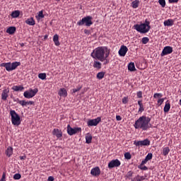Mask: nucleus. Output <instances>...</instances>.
<instances>
[{
	"instance_id": "19",
	"label": "nucleus",
	"mask_w": 181,
	"mask_h": 181,
	"mask_svg": "<svg viewBox=\"0 0 181 181\" xmlns=\"http://www.w3.org/2000/svg\"><path fill=\"white\" fill-rule=\"evenodd\" d=\"M58 94L61 97L66 98L67 97V90L66 88H61L58 92Z\"/></svg>"
},
{
	"instance_id": "32",
	"label": "nucleus",
	"mask_w": 181,
	"mask_h": 181,
	"mask_svg": "<svg viewBox=\"0 0 181 181\" xmlns=\"http://www.w3.org/2000/svg\"><path fill=\"white\" fill-rule=\"evenodd\" d=\"M170 148L169 147H165L163 149V156H167V155H168L169 152H170Z\"/></svg>"
},
{
	"instance_id": "48",
	"label": "nucleus",
	"mask_w": 181,
	"mask_h": 181,
	"mask_svg": "<svg viewBox=\"0 0 181 181\" xmlns=\"http://www.w3.org/2000/svg\"><path fill=\"white\" fill-rule=\"evenodd\" d=\"M164 98H160L158 100V104L159 105H161L163 104V103L164 102Z\"/></svg>"
},
{
	"instance_id": "50",
	"label": "nucleus",
	"mask_w": 181,
	"mask_h": 181,
	"mask_svg": "<svg viewBox=\"0 0 181 181\" xmlns=\"http://www.w3.org/2000/svg\"><path fill=\"white\" fill-rule=\"evenodd\" d=\"M147 162H148L147 159L145 158L144 160H143L141 163V166H143V165H145V163H146Z\"/></svg>"
},
{
	"instance_id": "33",
	"label": "nucleus",
	"mask_w": 181,
	"mask_h": 181,
	"mask_svg": "<svg viewBox=\"0 0 181 181\" xmlns=\"http://www.w3.org/2000/svg\"><path fill=\"white\" fill-rule=\"evenodd\" d=\"M139 1L138 0L134 1L132 3V6L133 8H136L139 7Z\"/></svg>"
},
{
	"instance_id": "57",
	"label": "nucleus",
	"mask_w": 181,
	"mask_h": 181,
	"mask_svg": "<svg viewBox=\"0 0 181 181\" xmlns=\"http://www.w3.org/2000/svg\"><path fill=\"white\" fill-rule=\"evenodd\" d=\"M21 47H23V46H24V44H23V43H22V44L21 45Z\"/></svg>"
},
{
	"instance_id": "17",
	"label": "nucleus",
	"mask_w": 181,
	"mask_h": 181,
	"mask_svg": "<svg viewBox=\"0 0 181 181\" xmlns=\"http://www.w3.org/2000/svg\"><path fill=\"white\" fill-rule=\"evenodd\" d=\"M127 51H128V48L126 46L122 45V46H121V47L118 52L119 55L120 57H124L126 55Z\"/></svg>"
},
{
	"instance_id": "30",
	"label": "nucleus",
	"mask_w": 181,
	"mask_h": 181,
	"mask_svg": "<svg viewBox=\"0 0 181 181\" xmlns=\"http://www.w3.org/2000/svg\"><path fill=\"white\" fill-rule=\"evenodd\" d=\"M138 105H139V109L138 112L141 113L143 111H144V105L142 103V100H139L138 101Z\"/></svg>"
},
{
	"instance_id": "2",
	"label": "nucleus",
	"mask_w": 181,
	"mask_h": 181,
	"mask_svg": "<svg viewBox=\"0 0 181 181\" xmlns=\"http://www.w3.org/2000/svg\"><path fill=\"white\" fill-rule=\"evenodd\" d=\"M150 122V117L141 116L135 122L134 127L135 129H141L142 131H147V129H148V128L151 127Z\"/></svg>"
},
{
	"instance_id": "7",
	"label": "nucleus",
	"mask_w": 181,
	"mask_h": 181,
	"mask_svg": "<svg viewBox=\"0 0 181 181\" xmlns=\"http://www.w3.org/2000/svg\"><path fill=\"white\" fill-rule=\"evenodd\" d=\"M37 88L30 89L29 90H26L23 93V96L28 99L33 98L36 95V94L38 93Z\"/></svg>"
},
{
	"instance_id": "46",
	"label": "nucleus",
	"mask_w": 181,
	"mask_h": 181,
	"mask_svg": "<svg viewBox=\"0 0 181 181\" xmlns=\"http://www.w3.org/2000/svg\"><path fill=\"white\" fill-rule=\"evenodd\" d=\"M6 173H3L2 174V177L1 178V180L0 181H6Z\"/></svg>"
},
{
	"instance_id": "10",
	"label": "nucleus",
	"mask_w": 181,
	"mask_h": 181,
	"mask_svg": "<svg viewBox=\"0 0 181 181\" xmlns=\"http://www.w3.org/2000/svg\"><path fill=\"white\" fill-rule=\"evenodd\" d=\"M101 121V117H98L95 119H89L87 122L88 127L97 126Z\"/></svg>"
},
{
	"instance_id": "26",
	"label": "nucleus",
	"mask_w": 181,
	"mask_h": 181,
	"mask_svg": "<svg viewBox=\"0 0 181 181\" xmlns=\"http://www.w3.org/2000/svg\"><path fill=\"white\" fill-rule=\"evenodd\" d=\"M163 24L165 26H172L174 24V21L168 19V21H165Z\"/></svg>"
},
{
	"instance_id": "20",
	"label": "nucleus",
	"mask_w": 181,
	"mask_h": 181,
	"mask_svg": "<svg viewBox=\"0 0 181 181\" xmlns=\"http://www.w3.org/2000/svg\"><path fill=\"white\" fill-rule=\"evenodd\" d=\"M146 180L145 176H140L139 175H137L134 179H132L131 181H144Z\"/></svg>"
},
{
	"instance_id": "56",
	"label": "nucleus",
	"mask_w": 181,
	"mask_h": 181,
	"mask_svg": "<svg viewBox=\"0 0 181 181\" xmlns=\"http://www.w3.org/2000/svg\"><path fill=\"white\" fill-rule=\"evenodd\" d=\"M48 37V35L45 36V39H47Z\"/></svg>"
},
{
	"instance_id": "47",
	"label": "nucleus",
	"mask_w": 181,
	"mask_h": 181,
	"mask_svg": "<svg viewBox=\"0 0 181 181\" xmlns=\"http://www.w3.org/2000/svg\"><path fill=\"white\" fill-rule=\"evenodd\" d=\"M122 101L124 104H127L128 103V98L127 97H124Z\"/></svg>"
},
{
	"instance_id": "60",
	"label": "nucleus",
	"mask_w": 181,
	"mask_h": 181,
	"mask_svg": "<svg viewBox=\"0 0 181 181\" xmlns=\"http://www.w3.org/2000/svg\"><path fill=\"white\" fill-rule=\"evenodd\" d=\"M1 87V85H0V88Z\"/></svg>"
},
{
	"instance_id": "16",
	"label": "nucleus",
	"mask_w": 181,
	"mask_h": 181,
	"mask_svg": "<svg viewBox=\"0 0 181 181\" xmlns=\"http://www.w3.org/2000/svg\"><path fill=\"white\" fill-rule=\"evenodd\" d=\"M18 103L21 105L23 107L28 106L29 105H35L34 101H26V100H20L19 99H17Z\"/></svg>"
},
{
	"instance_id": "29",
	"label": "nucleus",
	"mask_w": 181,
	"mask_h": 181,
	"mask_svg": "<svg viewBox=\"0 0 181 181\" xmlns=\"http://www.w3.org/2000/svg\"><path fill=\"white\" fill-rule=\"evenodd\" d=\"M101 66H102V64L101 62H98V61H94L93 62V67L94 68H96L98 69H101Z\"/></svg>"
},
{
	"instance_id": "35",
	"label": "nucleus",
	"mask_w": 181,
	"mask_h": 181,
	"mask_svg": "<svg viewBox=\"0 0 181 181\" xmlns=\"http://www.w3.org/2000/svg\"><path fill=\"white\" fill-rule=\"evenodd\" d=\"M22 176L20 173H16L13 175V178L14 180H20L21 179Z\"/></svg>"
},
{
	"instance_id": "11",
	"label": "nucleus",
	"mask_w": 181,
	"mask_h": 181,
	"mask_svg": "<svg viewBox=\"0 0 181 181\" xmlns=\"http://www.w3.org/2000/svg\"><path fill=\"white\" fill-rule=\"evenodd\" d=\"M120 165H121V163L118 159L112 160L108 163V168L112 169V168H118V166H120Z\"/></svg>"
},
{
	"instance_id": "45",
	"label": "nucleus",
	"mask_w": 181,
	"mask_h": 181,
	"mask_svg": "<svg viewBox=\"0 0 181 181\" xmlns=\"http://www.w3.org/2000/svg\"><path fill=\"white\" fill-rule=\"evenodd\" d=\"M132 175H133V172L129 171V172L127 173V175H126V177L128 178V179H129L130 177H132Z\"/></svg>"
},
{
	"instance_id": "52",
	"label": "nucleus",
	"mask_w": 181,
	"mask_h": 181,
	"mask_svg": "<svg viewBox=\"0 0 181 181\" xmlns=\"http://www.w3.org/2000/svg\"><path fill=\"white\" fill-rule=\"evenodd\" d=\"M47 181H54V177L52 176H49L47 179Z\"/></svg>"
},
{
	"instance_id": "28",
	"label": "nucleus",
	"mask_w": 181,
	"mask_h": 181,
	"mask_svg": "<svg viewBox=\"0 0 181 181\" xmlns=\"http://www.w3.org/2000/svg\"><path fill=\"white\" fill-rule=\"evenodd\" d=\"M12 90L15 91H22L24 90V87L22 86H14L12 87Z\"/></svg>"
},
{
	"instance_id": "14",
	"label": "nucleus",
	"mask_w": 181,
	"mask_h": 181,
	"mask_svg": "<svg viewBox=\"0 0 181 181\" xmlns=\"http://www.w3.org/2000/svg\"><path fill=\"white\" fill-rule=\"evenodd\" d=\"M173 49L172 47H170V46L165 47L164 49H163L160 55L162 57L165 56V55H168L169 54H171L173 52Z\"/></svg>"
},
{
	"instance_id": "6",
	"label": "nucleus",
	"mask_w": 181,
	"mask_h": 181,
	"mask_svg": "<svg viewBox=\"0 0 181 181\" xmlns=\"http://www.w3.org/2000/svg\"><path fill=\"white\" fill-rule=\"evenodd\" d=\"M77 25L79 26L86 25L87 27L91 26L93 25V17L91 16H86L82 18V20L79 21L77 23Z\"/></svg>"
},
{
	"instance_id": "31",
	"label": "nucleus",
	"mask_w": 181,
	"mask_h": 181,
	"mask_svg": "<svg viewBox=\"0 0 181 181\" xmlns=\"http://www.w3.org/2000/svg\"><path fill=\"white\" fill-rule=\"evenodd\" d=\"M128 69L129 71H136V68H135V66H134V63L133 62H130L128 65Z\"/></svg>"
},
{
	"instance_id": "55",
	"label": "nucleus",
	"mask_w": 181,
	"mask_h": 181,
	"mask_svg": "<svg viewBox=\"0 0 181 181\" xmlns=\"http://www.w3.org/2000/svg\"><path fill=\"white\" fill-rule=\"evenodd\" d=\"M84 33L86 34V35H90V30H84Z\"/></svg>"
},
{
	"instance_id": "13",
	"label": "nucleus",
	"mask_w": 181,
	"mask_h": 181,
	"mask_svg": "<svg viewBox=\"0 0 181 181\" xmlns=\"http://www.w3.org/2000/svg\"><path fill=\"white\" fill-rule=\"evenodd\" d=\"M90 175H92L93 177L100 176V175H101V170H100V167H95L92 168L90 170Z\"/></svg>"
},
{
	"instance_id": "58",
	"label": "nucleus",
	"mask_w": 181,
	"mask_h": 181,
	"mask_svg": "<svg viewBox=\"0 0 181 181\" xmlns=\"http://www.w3.org/2000/svg\"><path fill=\"white\" fill-rule=\"evenodd\" d=\"M179 104L181 105V99L180 100Z\"/></svg>"
},
{
	"instance_id": "36",
	"label": "nucleus",
	"mask_w": 181,
	"mask_h": 181,
	"mask_svg": "<svg viewBox=\"0 0 181 181\" xmlns=\"http://www.w3.org/2000/svg\"><path fill=\"white\" fill-rule=\"evenodd\" d=\"M105 73L103 71L98 73L96 77L97 78L101 80L104 77Z\"/></svg>"
},
{
	"instance_id": "1",
	"label": "nucleus",
	"mask_w": 181,
	"mask_h": 181,
	"mask_svg": "<svg viewBox=\"0 0 181 181\" xmlns=\"http://www.w3.org/2000/svg\"><path fill=\"white\" fill-rule=\"evenodd\" d=\"M110 53V50L107 47H98L93 50L90 56L93 59L103 62V65H106L110 63L108 59Z\"/></svg>"
},
{
	"instance_id": "24",
	"label": "nucleus",
	"mask_w": 181,
	"mask_h": 181,
	"mask_svg": "<svg viewBox=\"0 0 181 181\" xmlns=\"http://www.w3.org/2000/svg\"><path fill=\"white\" fill-rule=\"evenodd\" d=\"M21 11H14L11 13V16L13 18H17L20 16Z\"/></svg>"
},
{
	"instance_id": "54",
	"label": "nucleus",
	"mask_w": 181,
	"mask_h": 181,
	"mask_svg": "<svg viewBox=\"0 0 181 181\" xmlns=\"http://www.w3.org/2000/svg\"><path fill=\"white\" fill-rule=\"evenodd\" d=\"M116 119H117V121H120V120L122 119V117H121L119 115H117V116H116Z\"/></svg>"
},
{
	"instance_id": "12",
	"label": "nucleus",
	"mask_w": 181,
	"mask_h": 181,
	"mask_svg": "<svg viewBox=\"0 0 181 181\" xmlns=\"http://www.w3.org/2000/svg\"><path fill=\"white\" fill-rule=\"evenodd\" d=\"M10 93L9 88H4L1 92V100H7Z\"/></svg>"
},
{
	"instance_id": "39",
	"label": "nucleus",
	"mask_w": 181,
	"mask_h": 181,
	"mask_svg": "<svg viewBox=\"0 0 181 181\" xmlns=\"http://www.w3.org/2000/svg\"><path fill=\"white\" fill-rule=\"evenodd\" d=\"M148 41H149V39L146 37H143L141 40L142 43L144 45L147 44L148 42Z\"/></svg>"
},
{
	"instance_id": "41",
	"label": "nucleus",
	"mask_w": 181,
	"mask_h": 181,
	"mask_svg": "<svg viewBox=\"0 0 181 181\" xmlns=\"http://www.w3.org/2000/svg\"><path fill=\"white\" fill-rule=\"evenodd\" d=\"M124 158H125V159H128V160L131 159L132 156H131L130 153H128V152L125 153Z\"/></svg>"
},
{
	"instance_id": "43",
	"label": "nucleus",
	"mask_w": 181,
	"mask_h": 181,
	"mask_svg": "<svg viewBox=\"0 0 181 181\" xmlns=\"http://www.w3.org/2000/svg\"><path fill=\"white\" fill-rule=\"evenodd\" d=\"M153 158V154L151 153H148V155L146 156V159H147L148 160H151V159H152Z\"/></svg>"
},
{
	"instance_id": "53",
	"label": "nucleus",
	"mask_w": 181,
	"mask_h": 181,
	"mask_svg": "<svg viewBox=\"0 0 181 181\" xmlns=\"http://www.w3.org/2000/svg\"><path fill=\"white\" fill-rule=\"evenodd\" d=\"M21 160H25V159H26V156H21L19 157Z\"/></svg>"
},
{
	"instance_id": "49",
	"label": "nucleus",
	"mask_w": 181,
	"mask_h": 181,
	"mask_svg": "<svg viewBox=\"0 0 181 181\" xmlns=\"http://www.w3.org/2000/svg\"><path fill=\"white\" fill-rule=\"evenodd\" d=\"M136 95L139 98H142V92L141 91L137 92Z\"/></svg>"
},
{
	"instance_id": "15",
	"label": "nucleus",
	"mask_w": 181,
	"mask_h": 181,
	"mask_svg": "<svg viewBox=\"0 0 181 181\" xmlns=\"http://www.w3.org/2000/svg\"><path fill=\"white\" fill-rule=\"evenodd\" d=\"M52 135L57 136L58 139H60L63 136V132L59 129H54L52 131Z\"/></svg>"
},
{
	"instance_id": "3",
	"label": "nucleus",
	"mask_w": 181,
	"mask_h": 181,
	"mask_svg": "<svg viewBox=\"0 0 181 181\" xmlns=\"http://www.w3.org/2000/svg\"><path fill=\"white\" fill-rule=\"evenodd\" d=\"M134 28L140 33H147L151 29L150 22L146 19L144 23L134 25Z\"/></svg>"
},
{
	"instance_id": "27",
	"label": "nucleus",
	"mask_w": 181,
	"mask_h": 181,
	"mask_svg": "<svg viewBox=\"0 0 181 181\" xmlns=\"http://www.w3.org/2000/svg\"><path fill=\"white\" fill-rule=\"evenodd\" d=\"M53 41L56 46L60 45V42H59V35L57 34L54 35L53 37Z\"/></svg>"
},
{
	"instance_id": "8",
	"label": "nucleus",
	"mask_w": 181,
	"mask_h": 181,
	"mask_svg": "<svg viewBox=\"0 0 181 181\" xmlns=\"http://www.w3.org/2000/svg\"><path fill=\"white\" fill-rule=\"evenodd\" d=\"M78 132H81V127L72 128L71 127H70V124L67 126L68 135H75V134H77Z\"/></svg>"
},
{
	"instance_id": "22",
	"label": "nucleus",
	"mask_w": 181,
	"mask_h": 181,
	"mask_svg": "<svg viewBox=\"0 0 181 181\" xmlns=\"http://www.w3.org/2000/svg\"><path fill=\"white\" fill-rule=\"evenodd\" d=\"M92 141H93V136L90 134H87L86 135V143L91 144Z\"/></svg>"
},
{
	"instance_id": "37",
	"label": "nucleus",
	"mask_w": 181,
	"mask_h": 181,
	"mask_svg": "<svg viewBox=\"0 0 181 181\" xmlns=\"http://www.w3.org/2000/svg\"><path fill=\"white\" fill-rule=\"evenodd\" d=\"M36 18H37V19H42V18H45V16H44V14H43V11H40V12L38 13L37 16H36Z\"/></svg>"
},
{
	"instance_id": "44",
	"label": "nucleus",
	"mask_w": 181,
	"mask_h": 181,
	"mask_svg": "<svg viewBox=\"0 0 181 181\" xmlns=\"http://www.w3.org/2000/svg\"><path fill=\"white\" fill-rule=\"evenodd\" d=\"M139 169H141V170H148V168L145 165H141V164H140V165L139 166Z\"/></svg>"
},
{
	"instance_id": "51",
	"label": "nucleus",
	"mask_w": 181,
	"mask_h": 181,
	"mask_svg": "<svg viewBox=\"0 0 181 181\" xmlns=\"http://www.w3.org/2000/svg\"><path fill=\"white\" fill-rule=\"evenodd\" d=\"M179 0H168L170 4L177 3Z\"/></svg>"
},
{
	"instance_id": "59",
	"label": "nucleus",
	"mask_w": 181,
	"mask_h": 181,
	"mask_svg": "<svg viewBox=\"0 0 181 181\" xmlns=\"http://www.w3.org/2000/svg\"><path fill=\"white\" fill-rule=\"evenodd\" d=\"M55 1H60V0H55Z\"/></svg>"
},
{
	"instance_id": "18",
	"label": "nucleus",
	"mask_w": 181,
	"mask_h": 181,
	"mask_svg": "<svg viewBox=\"0 0 181 181\" xmlns=\"http://www.w3.org/2000/svg\"><path fill=\"white\" fill-rule=\"evenodd\" d=\"M13 153V148L11 146H8L6 150V155L8 158H11Z\"/></svg>"
},
{
	"instance_id": "21",
	"label": "nucleus",
	"mask_w": 181,
	"mask_h": 181,
	"mask_svg": "<svg viewBox=\"0 0 181 181\" xmlns=\"http://www.w3.org/2000/svg\"><path fill=\"white\" fill-rule=\"evenodd\" d=\"M25 23L29 25H35V21L34 20L33 18H28L26 21H25Z\"/></svg>"
},
{
	"instance_id": "34",
	"label": "nucleus",
	"mask_w": 181,
	"mask_h": 181,
	"mask_svg": "<svg viewBox=\"0 0 181 181\" xmlns=\"http://www.w3.org/2000/svg\"><path fill=\"white\" fill-rule=\"evenodd\" d=\"M38 78L41 80H45L47 78V74L45 73H40L38 74Z\"/></svg>"
},
{
	"instance_id": "40",
	"label": "nucleus",
	"mask_w": 181,
	"mask_h": 181,
	"mask_svg": "<svg viewBox=\"0 0 181 181\" xmlns=\"http://www.w3.org/2000/svg\"><path fill=\"white\" fill-rule=\"evenodd\" d=\"M158 3L163 8L165 6V0H158Z\"/></svg>"
},
{
	"instance_id": "5",
	"label": "nucleus",
	"mask_w": 181,
	"mask_h": 181,
	"mask_svg": "<svg viewBox=\"0 0 181 181\" xmlns=\"http://www.w3.org/2000/svg\"><path fill=\"white\" fill-rule=\"evenodd\" d=\"M10 115L11 117V122L13 125L19 126L21 124V117L15 110H11Z\"/></svg>"
},
{
	"instance_id": "38",
	"label": "nucleus",
	"mask_w": 181,
	"mask_h": 181,
	"mask_svg": "<svg viewBox=\"0 0 181 181\" xmlns=\"http://www.w3.org/2000/svg\"><path fill=\"white\" fill-rule=\"evenodd\" d=\"M81 86H78L76 88H73L71 91L72 93H76V92H78L80 90H81Z\"/></svg>"
},
{
	"instance_id": "25",
	"label": "nucleus",
	"mask_w": 181,
	"mask_h": 181,
	"mask_svg": "<svg viewBox=\"0 0 181 181\" xmlns=\"http://www.w3.org/2000/svg\"><path fill=\"white\" fill-rule=\"evenodd\" d=\"M16 27H10L6 30V33L9 35H13L16 33Z\"/></svg>"
},
{
	"instance_id": "4",
	"label": "nucleus",
	"mask_w": 181,
	"mask_h": 181,
	"mask_svg": "<svg viewBox=\"0 0 181 181\" xmlns=\"http://www.w3.org/2000/svg\"><path fill=\"white\" fill-rule=\"evenodd\" d=\"M21 63L19 62H14L13 63L8 62V63H1L0 64L1 66L5 67L6 70L8 71H11L17 69L18 66H21Z\"/></svg>"
},
{
	"instance_id": "9",
	"label": "nucleus",
	"mask_w": 181,
	"mask_h": 181,
	"mask_svg": "<svg viewBox=\"0 0 181 181\" xmlns=\"http://www.w3.org/2000/svg\"><path fill=\"white\" fill-rule=\"evenodd\" d=\"M151 142L148 139H146L142 141H134V145L136 146H148L150 145Z\"/></svg>"
},
{
	"instance_id": "23",
	"label": "nucleus",
	"mask_w": 181,
	"mask_h": 181,
	"mask_svg": "<svg viewBox=\"0 0 181 181\" xmlns=\"http://www.w3.org/2000/svg\"><path fill=\"white\" fill-rule=\"evenodd\" d=\"M170 109V101H169V100H167V101L165 102V107H164L163 110H164V112H165V113H167V112H169Z\"/></svg>"
},
{
	"instance_id": "42",
	"label": "nucleus",
	"mask_w": 181,
	"mask_h": 181,
	"mask_svg": "<svg viewBox=\"0 0 181 181\" xmlns=\"http://www.w3.org/2000/svg\"><path fill=\"white\" fill-rule=\"evenodd\" d=\"M162 96H163L162 93H155V94L153 95V98H160Z\"/></svg>"
}]
</instances>
